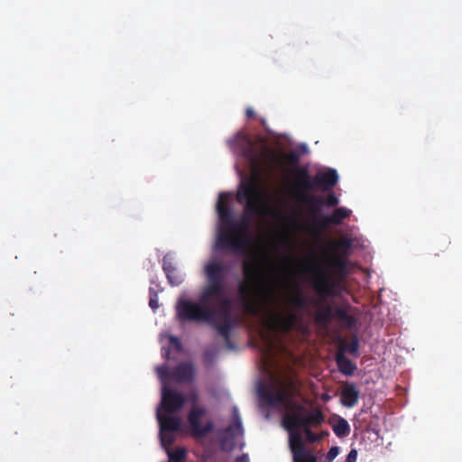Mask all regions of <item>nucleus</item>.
<instances>
[{
	"label": "nucleus",
	"instance_id": "1",
	"mask_svg": "<svg viewBox=\"0 0 462 462\" xmlns=\"http://www.w3.org/2000/svg\"><path fill=\"white\" fill-rule=\"evenodd\" d=\"M230 193L222 192L218 196L217 212L220 221L216 247L248 257L242 263L243 280L238 283V294L245 310L254 313L255 303L259 297L265 296L266 273L261 258L248 254L253 245L250 232V220L245 215L240 221H236L232 209L229 208Z\"/></svg>",
	"mask_w": 462,
	"mask_h": 462
},
{
	"label": "nucleus",
	"instance_id": "2",
	"mask_svg": "<svg viewBox=\"0 0 462 462\" xmlns=\"http://www.w3.org/2000/svg\"><path fill=\"white\" fill-rule=\"evenodd\" d=\"M299 382L288 378L278 388L260 385L258 394L263 405L267 407L282 406L285 410L282 425L288 431L302 429L310 442L320 440L321 436L315 434L310 428H318L325 421V415L319 408L309 411L302 403L295 401L300 394Z\"/></svg>",
	"mask_w": 462,
	"mask_h": 462
},
{
	"label": "nucleus",
	"instance_id": "3",
	"mask_svg": "<svg viewBox=\"0 0 462 462\" xmlns=\"http://www.w3.org/2000/svg\"><path fill=\"white\" fill-rule=\"evenodd\" d=\"M227 267L216 259L208 260L203 268L206 285L199 296V302L179 299L176 306V318L180 323H210L219 312L210 306L215 301L220 306L228 307L230 300L226 297Z\"/></svg>",
	"mask_w": 462,
	"mask_h": 462
},
{
	"label": "nucleus",
	"instance_id": "4",
	"mask_svg": "<svg viewBox=\"0 0 462 462\" xmlns=\"http://www.w3.org/2000/svg\"><path fill=\"white\" fill-rule=\"evenodd\" d=\"M230 145L238 149L242 156L255 169L274 171L282 166V159L289 165H297L300 162V154L295 151L281 152L266 143L259 144L244 133H238L230 141Z\"/></svg>",
	"mask_w": 462,
	"mask_h": 462
},
{
	"label": "nucleus",
	"instance_id": "5",
	"mask_svg": "<svg viewBox=\"0 0 462 462\" xmlns=\"http://www.w3.org/2000/svg\"><path fill=\"white\" fill-rule=\"evenodd\" d=\"M309 300L300 291H296L288 299L289 310L285 313L275 312L272 316V322L274 328L282 333L291 332L300 318L297 311L305 309Z\"/></svg>",
	"mask_w": 462,
	"mask_h": 462
},
{
	"label": "nucleus",
	"instance_id": "6",
	"mask_svg": "<svg viewBox=\"0 0 462 462\" xmlns=\"http://www.w3.org/2000/svg\"><path fill=\"white\" fill-rule=\"evenodd\" d=\"M236 200L242 204L245 201V211L246 215H259L264 203L263 192L254 184L241 185L236 194Z\"/></svg>",
	"mask_w": 462,
	"mask_h": 462
},
{
	"label": "nucleus",
	"instance_id": "7",
	"mask_svg": "<svg viewBox=\"0 0 462 462\" xmlns=\"http://www.w3.org/2000/svg\"><path fill=\"white\" fill-rule=\"evenodd\" d=\"M156 418L160 427L159 437L164 448H170L175 441V433L181 430V420L179 416L165 413L157 409Z\"/></svg>",
	"mask_w": 462,
	"mask_h": 462
},
{
	"label": "nucleus",
	"instance_id": "8",
	"mask_svg": "<svg viewBox=\"0 0 462 462\" xmlns=\"http://www.w3.org/2000/svg\"><path fill=\"white\" fill-rule=\"evenodd\" d=\"M352 247V241L349 238H341L333 243V249L337 254L328 257L326 263L329 272L337 276H344L346 273V256Z\"/></svg>",
	"mask_w": 462,
	"mask_h": 462
},
{
	"label": "nucleus",
	"instance_id": "9",
	"mask_svg": "<svg viewBox=\"0 0 462 462\" xmlns=\"http://www.w3.org/2000/svg\"><path fill=\"white\" fill-rule=\"evenodd\" d=\"M206 414L207 409L199 405H192L189 411L187 420L190 428L191 435L196 439H202L212 433L215 430V424L211 420L202 424L201 419Z\"/></svg>",
	"mask_w": 462,
	"mask_h": 462
},
{
	"label": "nucleus",
	"instance_id": "10",
	"mask_svg": "<svg viewBox=\"0 0 462 462\" xmlns=\"http://www.w3.org/2000/svg\"><path fill=\"white\" fill-rule=\"evenodd\" d=\"M296 199L306 205L307 211L311 218V229L317 234L316 221H322L319 213L325 205L324 198L319 195L308 194L307 192H298Z\"/></svg>",
	"mask_w": 462,
	"mask_h": 462
},
{
	"label": "nucleus",
	"instance_id": "11",
	"mask_svg": "<svg viewBox=\"0 0 462 462\" xmlns=\"http://www.w3.org/2000/svg\"><path fill=\"white\" fill-rule=\"evenodd\" d=\"M186 398L180 393L171 390L169 386L163 385L162 390L161 411L165 413L173 414L178 412L185 404Z\"/></svg>",
	"mask_w": 462,
	"mask_h": 462
},
{
	"label": "nucleus",
	"instance_id": "12",
	"mask_svg": "<svg viewBox=\"0 0 462 462\" xmlns=\"http://www.w3.org/2000/svg\"><path fill=\"white\" fill-rule=\"evenodd\" d=\"M315 291L321 297H330L337 294V282L326 272L319 271L313 283Z\"/></svg>",
	"mask_w": 462,
	"mask_h": 462
},
{
	"label": "nucleus",
	"instance_id": "13",
	"mask_svg": "<svg viewBox=\"0 0 462 462\" xmlns=\"http://www.w3.org/2000/svg\"><path fill=\"white\" fill-rule=\"evenodd\" d=\"M221 310H217L219 314L214 319L213 322L208 323L211 325L217 332L223 337L226 343L230 346V332H231V323H230V313L229 307L220 306Z\"/></svg>",
	"mask_w": 462,
	"mask_h": 462
},
{
	"label": "nucleus",
	"instance_id": "14",
	"mask_svg": "<svg viewBox=\"0 0 462 462\" xmlns=\"http://www.w3.org/2000/svg\"><path fill=\"white\" fill-rule=\"evenodd\" d=\"M350 209L346 208H337L332 212L331 215L323 216L322 221H316L317 234L322 232L329 225H340L345 218L350 216Z\"/></svg>",
	"mask_w": 462,
	"mask_h": 462
},
{
	"label": "nucleus",
	"instance_id": "15",
	"mask_svg": "<svg viewBox=\"0 0 462 462\" xmlns=\"http://www.w3.org/2000/svg\"><path fill=\"white\" fill-rule=\"evenodd\" d=\"M195 374L196 370L192 363L181 362L172 370L171 377L177 383H189L194 380Z\"/></svg>",
	"mask_w": 462,
	"mask_h": 462
},
{
	"label": "nucleus",
	"instance_id": "16",
	"mask_svg": "<svg viewBox=\"0 0 462 462\" xmlns=\"http://www.w3.org/2000/svg\"><path fill=\"white\" fill-rule=\"evenodd\" d=\"M338 180V175L336 170L328 169L323 173H319L314 177L315 189H320L324 191L331 189Z\"/></svg>",
	"mask_w": 462,
	"mask_h": 462
},
{
	"label": "nucleus",
	"instance_id": "17",
	"mask_svg": "<svg viewBox=\"0 0 462 462\" xmlns=\"http://www.w3.org/2000/svg\"><path fill=\"white\" fill-rule=\"evenodd\" d=\"M295 182L297 188L301 189L300 192H306L315 189L314 177L312 178L305 167L298 168L294 171Z\"/></svg>",
	"mask_w": 462,
	"mask_h": 462
},
{
	"label": "nucleus",
	"instance_id": "18",
	"mask_svg": "<svg viewBox=\"0 0 462 462\" xmlns=\"http://www.w3.org/2000/svg\"><path fill=\"white\" fill-rule=\"evenodd\" d=\"M359 398V391L354 383H348L343 387L340 393V402L345 407H354Z\"/></svg>",
	"mask_w": 462,
	"mask_h": 462
},
{
	"label": "nucleus",
	"instance_id": "19",
	"mask_svg": "<svg viewBox=\"0 0 462 462\" xmlns=\"http://www.w3.org/2000/svg\"><path fill=\"white\" fill-rule=\"evenodd\" d=\"M162 269L171 285L178 286L182 283L183 275L177 270L171 260L167 256L163 258Z\"/></svg>",
	"mask_w": 462,
	"mask_h": 462
},
{
	"label": "nucleus",
	"instance_id": "20",
	"mask_svg": "<svg viewBox=\"0 0 462 462\" xmlns=\"http://www.w3.org/2000/svg\"><path fill=\"white\" fill-rule=\"evenodd\" d=\"M350 306L348 304L334 309V318L337 319L343 325L348 328L356 326V319L349 313Z\"/></svg>",
	"mask_w": 462,
	"mask_h": 462
},
{
	"label": "nucleus",
	"instance_id": "21",
	"mask_svg": "<svg viewBox=\"0 0 462 462\" xmlns=\"http://www.w3.org/2000/svg\"><path fill=\"white\" fill-rule=\"evenodd\" d=\"M336 363L339 372L346 376L353 375L356 370V365L341 352L337 354Z\"/></svg>",
	"mask_w": 462,
	"mask_h": 462
},
{
	"label": "nucleus",
	"instance_id": "22",
	"mask_svg": "<svg viewBox=\"0 0 462 462\" xmlns=\"http://www.w3.org/2000/svg\"><path fill=\"white\" fill-rule=\"evenodd\" d=\"M333 318L334 309L329 305H326L318 310L315 316V321L318 324L327 326L330 323Z\"/></svg>",
	"mask_w": 462,
	"mask_h": 462
},
{
	"label": "nucleus",
	"instance_id": "23",
	"mask_svg": "<svg viewBox=\"0 0 462 462\" xmlns=\"http://www.w3.org/2000/svg\"><path fill=\"white\" fill-rule=\"evenodd\" d=\"M290 432V448L291 451L292 453V456H295V454H300L306 450V448L304 446L301 435L297 432V430L294 431H289Z\"/></svg>",
	"mask_w": 462,
	"mask_h": 462
},
{
	"label": "nucleus",
	"instance_id": "24",
	"mask_svg": "<svg viewBox=\"0 0 462 462\" xmlns=\"http://www.w3.org/2000/svg\"><path fill=\"white\" fill-rule=\"evenodd\" d=\"M334 433L339 437L344 438L349 435L350 426L347 420L342 417H338L336 423L332 425Z\"/></svg>",
	"mask_w": 462,
	"mask_h": 462
},
{
	"label": "nucleus",
	"instance_id": "25",
	"mask_svg": "<svg viewBox=\"0 0 462 462\" xmlns=\"http://www.w3.org/2000/svg\"><path fill=\"white\" fill-rule=\"evenodd\" d=\"M234 423L229 425L227 428H226L225 432L231 436L235 437L236 435L242 434L243 429H242V423L240 420V418L237 414V411L235 410V416H234Z\"/></svg>",
	"mask_w": 462,
	"mask_h": 462
},
{
	"label": "nucleus",
	"instance_id": "26",
	"mask_svg": "<svg viewBox=\"0 0 462 462\" xmlns=\"http://www.w3.org/2000/svg\"><path fill=\"white\" fill-rule=\"evenodd\" d=\"M167 453L170 458V461L172 462H182L186 457V449L183 448H178L175 450L167 449Z\"/></svg>",
	"mask_w": 462,
	"mask_h": 462
},
{
	"label": "nucleus",
	"instance_id": "27",
	"mask_svg": "<svg viewBox=\"0 0 462 462\" xmlns=\"http://www.w3.org/2000/svg\"><path fill=\"white\" fill-rule=\"evenodd\" d=\"M293 462H317V457L310 450H304L293 456Z\"/></svg>",
	"mask_w": 462,
	"mask_h": 462
},
{
	"label": "nucleus",
	"instance_id": "28",
	"mask_svg": "<svg viewBox=\"0 0 462 462\" xmlns=\"http://www.w3.org/2000/svg\"><path fill=\"white\" fill-rule=\"evenodd\" d=\"M343 348L346 350L349 354H351L355 357L359 356L358 348H359V341L356 337H354L349 342L343 345Z\"/></svg>",
	"mask_w": 462,
	"mask_h": 462
},
{
	"label": "nucleus",
	"instance_id": "29",
	"mask_svg": "<svg viewBox=\"0 0 462 462\" xmlns=\"http://www.w3.org/2000/svg\"><path fill=\"white\" fill-rule=\"evenodd\" d=\"M157 374L161 381L163 383V385H166L168 380L172 379L171 372H170L166 365L157 367Z\"/></svg>",
	"mask_w": 462,
	"mask_h": 462
},
{
	"label": "nucleus",
	"instance_id": "30",
	"mask_svg": "<svg viewBox=\"0 0 462 462\" xmlns=\"http://www.w3.org/2000/svg\"><path fill=\"white\" fill-rule=\"evenodd\" d=\"M149 306L153 310H157L159 307L158 303V296L157 293L154 291V290L150 289V300H149Z\"/></svg>",
	"mask_w": 462,
	"mask_h": 462
},
{
	"label": "nucleus",
	"instance_id": "31",
	"mask_svg": "<svg viewBox=\"0 0 462 462\" xmlns=\"http://www.w3.org/2000/svg\"><path fill=\"white\" fill-rule=\"evenodd\" d=\"M324 200H325V204L328 207H336L339 203V199H337V197L334 193H329L327 196L326 199H324Z\"/></svg>",
	"mask_w": 462,
	"mask_h": 462
},
{
	"label": "nucleus",
	"instance_id": "32",
	"mask_svg": "<svg viewBox=\"0 0 462 462\" xmlns=\"http://www.w3.org/2000/svg\"><path fill=\"white\" fill-rule=\"evenodd\" d=\"M338 453H339L338 447L335 446V447L330 448V449L328 450V452L326 455V462H332L334 460V458L337 457Z\"/></svg>",
	"mask_w": 462,
	"mask_h": 462
},
{
	"label": "nucleus",
	"instance_id": "33",
	"mask_svg": "<svg viewBox=\"0 0 462 462\" xmlns=\"http://www.w3.org/2000/svg\"><path fill=\"white\" fill-rule=\"evenodd\" d=\"M356 459H357V450L353 448L350 450V452L346 456L345 462H356Z\"/></svg>",
	"mask_w": 462,
	"mask_h": 462
},
{
	"label": "nucleus",
	"instance_id": "34",
	"mask_svg": "<svg viewBox=\"0 0 462 462\" xmlns=\"http://www.w3.org/2000/svg\"><path fill=\"white\" fill-rule=\"evenodd\" d=\"M189 400L190 402H192L193 405H197L198 402H199V394L197 392H192L190 394H189Z\"/></svg>",
	"mask_w": 462,
	"mask_h": 462
},
{
	"label": "nucleus",
	"instance_id": "35",
	"mask_svg": "<svg viewBox=\"0 0 462 462\" xmlns=\"http://www.w3.org/2000/svg\"><path fill=\"white\" fill-rule=\"evenodd\" d=\"M245 114H246V116H247L248 118H253V117H254V116H255V113H254V111L252 108H250V107H248V108L246 109Z\"/></svg>",
	"mask_w": 462,
	"mask_h": 462
},
{
	"label": "nucleus",
	"instance_id": "36",
	"mask_svg": "<svg viewBox=\"0 0 462 462\" xmlns=\"http://www.w3.org/2000/svg\"><path fill=\"white\" fill-rule=\"evenodd\" d=\"M236 462H248V457L246 455H242L240 457H238L236 459Z\"/></svg>",
	"mask_w": 462,
	"mask_h": 462
},
{
	"label": "nucleus",
	"instance_id": "37",
	"mask_svg": "<svg viewBox=\"0 0 462 462\" xmlns=\"http://www.w3.org/2000/svg\"><path fill=\"white\" fill-rule=\"evenodd\" d=\"M171 341L172 343H175V344H176V346H180V342H179V340H178L176 337H171Z\"/></svg>",
	"mask_w": 462,
	"mask_h": 462
},
{
	"label": "nucleus",
	"instance_id": "38",
	"mask_svg": "<svg viewBox=\"0 0 462 462\" xmlns=\"http://www.w3.org/2000/svg\"><path fill=\"white\" fill-rule=\"evenodd\" d=\"M323 399H324V400H328V399H329V396L326 394V395H324V396H323Z\"/></svg>",
	"mask_w": 462,
	"mask_h": 462
}]
</instances>
